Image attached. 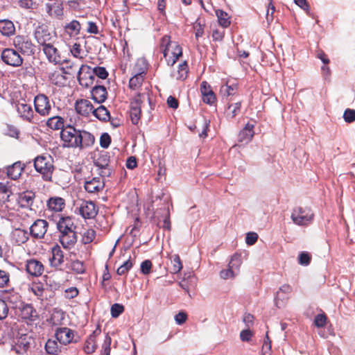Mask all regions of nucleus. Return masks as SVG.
Here are the masks:
<instances>
[{
	"label": "nucleus",
	"instance_id": "nucleus-53",
	"mask_svg": "<svg viewBox=\"0 0 355 355\" xmlns=\"http://www.w3.org/2000/svg\"><path fill=\"white\" fill-rule=\"evenodd\" d=\"M145 77L142 76L132 75V77L129 80V87L131 89H138L142 85Z\"/></svg>",
	"mask_w": 355,
	"mask_h": 355
},
{
	"label": "nucleus",
	"instance_id": "nucleus-28",
	"mask_svg": "<svg viewBox=\"0 0 355 355\" xmlns=\"http://www.w3.org/2000/svg\"><path fill=\"white\" fill-rule=\"evenodd\" d=\"M76 232L61 234L59 235V241L64 249L70 250L77 242Z\"/></svg>",
	"mask_w": 355,
	"mask_h": 355
},
{
	"label": "nucleus",
	"instance_id": "nucleus-61",
	"mask_svg": "<svg viewBox=\"0 0 355 355\" xmlns=\"http://www.w3.org/2000/svg\"><path fill=\"white\" fill-rule=\"evenodd\" d=\"M212 39L214 42H222L225 37V31L223 29H214L211 34Z\"/></svg>",
	"mask_w": 355,
	"mask_h": 355
},
{
	"label": "nucleus",
	"instance_id": "nucleus-2",
	"mask_svg": "<svg viewBox=\"0 0 355 355\" xmlns=\"http://www.w3.org/2000/svg\"><path fill=\"white\" fill-rule=\"evenodd\" d=\"M33 166L44 182H53V175L55 170L54 160L51 155L44 153L33 159Z\"/></svg>",
	"mask_w": 355,
	"mask_h": 355
},
{
	"label": "nucleus",
	"instance_id": "nucleus-42",
	"mask_svg": "<svg viewBox=\"0 0 355 355\" xmlns=\"http://www.w3.org/2000/svg\"><path fill=\"white\" fill-rule=\"evenodd\" d=\"M70 52L71 55L80 60V61H83L87 56V53H85L83 49L81 47V45L78 43H74L70 48Z\"/></svg>",
	"mask_w": 355,
	"mask_h": 355
},
{
	"label": "nucleus",
	"instance_id": "nucleus-26",
	"mask_svg": "<svg viewBox=\"0 0 355 355\" xmlns=\"http://www.w3.org/2000/svg\"><path fill=\"white\" fill-rule=\"evenodd\" d=\"M35 196L36 195L34 191L26 190L18 194L17 201L20 207L31 208L34 202Z\"/></svg>",
	"mask_w": 355,
	"mask_h": 355
},
{
	"label": "nucleus",
	"instance_id": "nucleus-13",
	"mask_svg": "<svg viewBox=\"0 0 355 355\" xmlns=\"http://www.w3.org/2000/svg\"><path fill=\"white\" fill-rule=\"evenodd\" d=\"M110 157L107 153L99 155L94 161L95 165L100 170L99 174L101 177H110L112 175V169L110 166Z\"/></svg>",
	"mask_w": 355,
	"mask_h": 355
},
{
	"label": "nucleus",
	"instance_id": "nucleus-62",
	"mask_svg": "<svg viewBox=\"0 0 355 355\" xmlns=\"http://www.w3.org/2000/svg\"><path fill=\"white\" fill-rule=\"evenodd\" d=\"M311 260V257L307 252H302L299 255L298 261L301 265L307 266L310 263Z\"/></svg>",
	"mask_w": 355,
	"mask_h": 355
},
{
	"label": "nucleus",
	"instance_id": "nucleus-1",
	"mask_svg": "<svg viewBox=\"0 0 355 355\" xmlns=\"http://www.w3.org/2000/svg\"><path fill=\"white\" fill-rule=\"evenodd\" d=\"M60 137L64 146L67 148L83 149L93 146L95 141L92 134L85 130H76L71 125H68L61 130Z\"/></svg>",
	"mask_w": 355,
	"mask_h": 355
},
{
	"label": "nucleus",
	"instance_id": "nucleus-50",
	"mask_svg": "<svg viewBox=\"0 0 355 355\" xmlns=\"http://www.w3.org/2000/svg\"><path fill=\"white\" fill-rule=\"evenodd\" d=\"M44 347L49 354L56 355L60 351L57 340L53 339H49Z\"/></svg>",
	"mask_w": 355,
	"mask_h": 355
},
{
	"label": "nucleus",
	"instance_id": "nucleus-24",
	"mask_svg": "<svg viewBox=\"0 0 355 355\" xmlns=\"http://www.w3.org/2000/svg\"><path fill=\"white\" fill-rule=\"evenodd\" d=\"M200 93L202 101L208 105H214L216 102V97L210 85L207 81L200 84Z\"/></svg>",
	"mask_w": 355,
	"mask_h": 355
},
{
	"label": "nucleus",
	"instance_id": "nucleus-17",
	"mask_svg": "<svg viewBox=\"0 0 355 355\" xmlns=\"http://www.w3.org/2000/svg\"><path fill=\"white\" fill-rule=\"evenodd\" d=\"M51 257L49 258V262L51 267L55 269H61L64 262V252L58 244H55L51 248Z\"/></svg>",
	"mask_w": 355,
	"mask_h": 355
},
{
	"label": "nucleus",
	"instance_id": "nucleus-20",
	"mask_svg": "<svg viewBox=\"0 0 355 355\" xmlns=\"http://www.w3.org/2000/svg\"><path fill=\"white\" fill-rule=\"evenodd\" d=\"M25 269L30 275L37 277L43 274L44 266L40 261L36 259H30L26 261Z\"/></svg>",
	"mask_w": 355,
	"mask_h": 355
},
{
	"label": "nucleus",
	"instance_id": "nucleus-9",
	"mask_svg": "<svg viewBox=\"0 0 355 355\" xmlns=\"http://www.w3.org/2000/svg\"><path fill=\"white\" fill-rule=\"evenodd\" d=\"M35 110L42 116H46L51 111V104L47 96L39 94L34 98Z\"/></svg>",
	"mask_w": 355,
	"mask_h": 355
},
{
	"label": "nucleus",
	"instance_id": "nucleus-55",
	"mask_svg": "<svg viewBox=\"0 0 355 355\" xmlns=\"http://www.w3.org/2000/svg\"><path fill=\"white\" fill-rule=\"evenodd\" d=\"M71 268V270L77 274H83L86 270L84 263L79 260L73 261Z\"/></svg>",
	"mask_w": 355,
	"mask_h": 355
},
{
	"label": "nucleus",
	"instance_id": "nucleus-45",
	"mask_svg": "<svg viewBox=\"0 0 355 355\" xmlns=\"http://www.w3.org/2000/svg\"><path fill=\"white\" fill-rule=\"evenodd\" d=\"M237 85L232 84L229 85L227 83L223 85L220 88V94L223 96H233L237 91Z\"/></svg>",
	"mask_w": 355,
	"mask_h": 355
},
{
	"label": "nucleus",
	"instance_id": "nucleus-29",
	"mask_svg": "<svg viewBox=\"0 0 355 355\" xmlns=\"http://www.w3.org/2000/svg\"><path fill=\"white\" fill-rule=\"evenodd\" d=\"M254 123H247L245 127L239 132L238 141L239 142L248 143L254 137Z\"/></svg>",
	"mask_w": 355,
	"mask_h": 355
},
{
	"label": "nucleus",
	"instance_id": "nucleus-31",
	"mask_svg": "<svg viewBox=\"0 0 355 355\" xmlns=\"http://www.w3.org/2000/svg\"><path fill=\"white\" fill-rule=\"evenodd\" d=\"M16 28L14 23L8 19H0V33L9 37L15 34Z\"/></svg>",
	"mask_w": 355,
	"mask_h": 355
},
{
	"label": "nucleus",
	"instance_id": "nucleus-59",
	"mask_svg": "<svg viewBox=\"0 0 355 355\" xmlns=\"http://www.w3.org/2000/svg\"><path fill=\"white\" fill-rule=\"evenodd\" d=\"M343 119L346 123H351L355 121V110L347 108L343 113Z\"/></svg>",
	"mask_w": 355,
	"mask_h": 355
},
{
	"label": "nucleus",
	"instance_id": "nucleus-33",
	"mask_svg": "<svg viewBox=\"0 0 355 355\" xmlns=\"http://www.w3.org/2000/svg\"><path fill=\"white\" fill-rule=\"evenodd\" d=\"M64 32L69 37H77L81 30V24L78 20H72L64 26Z\"/></svg>",
	"mask_w": 355,
	"mask_h": 355
},
{
	"label": "nucleus",
	"instance_id": "nucleus-43",
	"mask_svg": "<svg viewBox=\"0 0 355 355\" xmlns=\"http://www.w3.org/2000/svg\"><path fill=\"white\" fill-rule=\"evenodd\" d=\"M30 348V343L26 338H21L13 347V350L18 354H24Z\"/></svg>",
	"mask_w": 355,
	"mask_h": 355
},
{
	"label": "nucleus",
	"instance_id": "nucleus-60",
	"mask_svg": "<svg viewBox=\"0 0 355 355\" xmlns=\"http://www.w3.org/2000/svg\"><path fill=\"white\" fill-rule=\"evenodd\" d=\"M94 76H98L101 79H105L108 76V72L103 67H96L92 69Z\"/></svg>",
	"mask_w": 355,
	"mask_h": 355
},
{
	"label": "nucleus",
	"instance_id": "nucleus-21",
	"mask_svg": "<svg viewBox=\"0 0 355 355\" xmlns=\"http://www.w3.org/2000/svg\"><path fill=\"white\" fill-rule=\"evenodd\" d=\"M19 317L26 322H35L39 319L37 311L31 304H24L19 307Z\"/></svg>",
	"mask_w": 355,
	"mask_h": 355
},
{
	"label": "nucleus",
	"instance_id": "nucleus-38",
	"mask_svg": "<svg viewBox=\"0 0 355 355\" xmlns=\"http://www.w3.org/2000/svg\"><path fill=\"white\" fill-rule=\"evenodd\" d=\"M92 114L101 121H107L110 119V112L103 105L94 109Z\"/></svg>",
	"mask_w": 355,
	"mask_h": 355
},
{
	"label": "nucleus",
	"instance_id": "nucleus-34",
	"mask_svg": "<svg viewBox=\"0 0 355 355\" xmlns=\"http://www.w3.org/2000/svg\"><path fill=\"white\" fill-rule=\"evenodd\" d=\"M189 73V66L187 61H183L178 66V69L173 73V77L176 80H184Z\"/></svg>",
	"mask_w": 355,
	"mask_h": 355
},
{
	"label": "nucleus",
	"instance_id": "nucleus-44",
	"mask_svg": "<svg viewBox=\"0 0 355 355\" xmlns=\"http://www.w3.org/2000/svg\"><path fill=\"white\" fill-rule=\"evenodd\" d=\"M64 312L60 309H54L51 317V321L53 325H61L64 320Z\"/></svg>",
	"mask_w": 355,
	"mask_h": 355
},
{
	"label": "nucleus",
	"instance_id": "nucleus-51",
	"mask_svg": "<svg viewBox=\"0 0 355 355\" xmlns=\"http://www.w3.org/2000/svg\"><path fill=\"white\" fill-rule=\"evenodd\" d=\"M31 291L36 295L39 299L42 300L45 288L44 285L41 282L33 283L30 288Z\"/></svg>",
	"mask_w": 355,
	"mask_h": 355
},
{
	"label": "nucleus",
	"instance_id": "nucleus-52",
	"mask_svg": "<svg viewBox=\"0 0 355 355\" xmlns=\"http://www.w3.org/2000/svg\"><path fill=\"white\" fill-rule=\"evenodd\" d=\"M96 237V231L94 229L85 230L82 236L81 241L83 244L91 243Z\"/></svg>",
	"mask_w": 355,
	"mask_h": 355
},
{
	"label": "nucleus",
	"instance_id": "nucleus-32",
	"mask_svg": "<svg viewBox=\"0 0 355 355\" xmlns=\"http://www.w3.org/2000/svg\"><path fill=\"white\" fill-rule=\"evenodd\" d=\"M24 169V164L21 162H17L7 168V175L12 180H17L21 175Z\"/></svg>",
	"mask_w": 355,
	"mask_h": 355
},
{
	"label": "nucleus",
	"instance_id": "nucleus-15",
	"mask_svg": "<svg viewBox=\"0 0 355 355\" xmlns=\"http://www.w3.org/2000/svg\"><path fill=\"white\" fill-rule=\"evenodd\" d=\"M74 108L78 114L83 117H89L93 113L94 107L89 100L80 98L76 101Z\"/></svg>",
	"mask_w": 355,
	"mask_h": 355
},
{
	"label": "nucleus",
	"instance_id": "nucleus-36",
	"mask_svg": "<svg viewBox=\"0 0 355 355\" xmlns=\"http://www.w3.org/2000/svg\"><path fill=\"white\" fill-rule=\"evenodd\" d=\"M46 125L51 130H62L64 129V120L60 116H54L48 119Z\"/></svg>",
	"mask_w": 355,
	"mask_h": 355
},
{
	"label": "nucleus",
	"instance_id": "nucleus-14",
	"mask_svg": "<svg viewBox=\"0 0 355 355\" xmlns=\"http://www.w3.org/2000/svg\"><path fill=\"white\" fill-rule=\"evenodd\" d=\"M103 177H95L90 180H86L84 182L85 191L90 194H98L105 187V182Z\"/></svg>",
	"mask_w": 355,
	"mask_h": 355
},
{
	"label": "nucleus",
	"instance_id": "nucleus-54",
	"mask_svg": "<svg viewBox=\"0 0 355 355\" xmlns=\"http://www.w3.org/2000/svg\"><path fill=\"white\" fill-rule=\"evenodd\" d=\"M132 266L133 263L131 260V257H130L128 259L124 261L123 263L118 268L116 273L119 275H123L132 268Z\"/></svg>",
	"mask_w": 355,
	"mask_h": 355
},
{
	"label": "nucleus",
	"instance_id": "nucleus-37",
	"mask_svg": "<svg viewBox=\"0 0 355 355\" xmlns=\"http://www.w3.org/2000/svg\"><path fill=\"white\" fill-rule=\"evenodd\" d=\"M206 27V21L203 17H198L193 24V28L195 33V37L198 40L199 37L203 36L205 28Z\"/></svg>",
	"mask_w": 355,
	"mask_h": 355
},
{
	"label": "nucleus",
	"instance_id": "nucleus-22",
	"mask_svg": "<svg viewBox=\"0 0 355 355\" xmlns=\"http://www.w3.org/2000/svg\"><path fill=\"white\" fill-rule=\"evenodd\" d=\"M17 111L24 120L31 123H36L35 116L30 104L19 103L17 105Z\"/></svg>",
	"mask_w": 355,
	"mask_h": 355
},
{
	"label": "nucleus",
	"instance_id": "nucleus-41",
	"mask_svg": "<svg viewBox=\"0 0 355 355\" xmlns=\"http://www.w3.org/2000/svg\"><path fill=\"white\" fill-rule=\"evenodd\" d=\"M97 347L96 336L90 335L85 342L83 349L87 354H92L95 352Z\"/></svg>",
	"mask_w": 355,
	"mask_h": 355
},
{
	"label": "nucleus",
	"instance_id": "nucleus-46",
	"mask_svg": "<svg viewBox=\"0 0 355 355\" xmlns=\"http://www.w3.org/2000/svg\"><path fill=\"white\" fill-rule=\"evenodd\" d=\"M241 264L242 259L241 255L238 254H234L232 257L231 260L228 263V267L231 268L232 270H234L235 273L238 275Z\"/></svg>",
	"mask_w": 355,
	"mask_h": 355
},
{
	"label": "nucleus",
	"instance_id": "nucleus-35",
	"mask_svg": "<svg viewBox=\"0 0 355 355\" xmlns=\"http://www.w3.org/2000/svg\"><path fill=\"white\" fill-rule=\"evenodd\" d=\"M148 71V63L144 59H139L135 63L132 75L145 77Z\"/></svg>",
	"mask_w": 355,
	"mask_h": 355
},
{
	"label": "nucleus",
	"instance_id": "nucleus-48",
	"mask_svg": "<svg viewBox=\"0 0 355 355\" xmlns=\"http://www.w3.org/2000/svg\"><path fill=\"white\" fill-rule=\"evenodd\" d=\"M171 272L173 274H177L182 269V263L178 254H175L171 257Z\"/></svg>",
	"mask_w": 355,
	"mask_h": 355
},
{
	"label": "nucleus",
	"instance_id": "nucleus-3",
	"mask_svg": "<svg viewBox=\"0 0 355 355\" xmlns=\"http://www.w3.org/2000/svg\"><path fill=\"white\" fill-rule=\"evenodd\" d=\"M160 49L167 64L173 66L178 58L182 55V49L177 42L171 40L169 35H164L161 39Z\"/></svg>",
	"mask_w": 355,
	"mask_h": 355
},
{
	"label": "nucleus",
	"instance_id": "nucleus-12",
	"mask_svg": "<svg viewBox=\"0 0 355 355\" xmlns=\"http://www.w3.org/2000/svg\"><path fill=\"white\" fill-rule=\"evenodd\" d=\"M34 37L37 42L44 46L53 43L55 37L52 35L49 28L45 25L39 26L35 31Z\"/></svg>",
	"mask_w": 355,
	"mask_h": 355
},
{
	"label": "nucleus",
	"instance_id": "nucleus-40",
	"mask_svg": "<svg viewBox=\"0 0 355 355\" xmlns=\"http://www.w3.org/2000/svg\"><path fill=\"white\" fill-rule=\"evenodd\" d=\"M61 64L64 66L60 69L64 72L66 75H73L77 71L78 64L71 60H64Z\"/></svg>",
	"mask_w": 355,
	"mask_h": 355
},
{
	"label": "nucleus",
	"instance_id": "nucleus-8",
	"mask_svg": "<svg viewBox=\"0 0 355 355\" xmlns=\"http://www.w3.org/2000/svg\"><path fill=\"white\" fill-rule=\"evenodd\" d=\"M77 79L83 87L88 88L91 87L95 80V76L91 67L87 64H82L77 71Z\"/></svg>",
	"mask_w": 355,
	"mask_h": 355
},
{
	"label": "nucleus",
	"instance_id": "nucleus-10",
	"mask_svg": "<svg viewBox=\"0 0 355 355\" xmlns=\"http://www.w3.org/2000/svg\"><path fill=\"white\" fill-rule=\"evenodd\" d=\"M49 223L44 219H36L29 227L30 236L34 239H42L48 230Z\"/></svg>",
	"mask_w": 355,
	"mask_h": 355
},
{
	"label": "nucleus",
	"instance_id": "nucleus-5",
	"mask_svg": "<svg viewBox=\"0 0 355 355\" xmlns=\"http://www.w3.org/2000/svg\"><path fill=\"white\" fill-rule=\"evenodd\" d=\"M148 99L150 101L149 98L145 93L137 94L130 101V116L131 121L133 124H138L141 119V104Z\"/></svg>",
	"mask_w": 355,
	"mask_h": 355
},
{
	"label": "nucleus",
	"instance_id": "nucleus-7",
	"mask_svg": "<svg viewBox=\"0 0 355 355\" xmlns=\"http://www.w3.org/2000/svg\"><path fill=\"white\" fill-rule=\"evenodd\" d=\"M1 59L6 64L13 67H20L24 62L21 55L12 48L4 49L1 53Z\"/></svg>",
	"mask_w": 355,
	"mask_h": 355
},
{
	"label": "nucleus",
	"instance_id": "nucleus-47",
	"mask_svg": "<svg viewBox=\"0 0 355 355\" xmlns=\"http://www.w3.org/2000/svg\"><path fill=\"white\" fill-rule=\"evenodd\" d=\"M241 103L237 102L228 105L227 111V117L228 119H234L241 112Z\"/></svg>",
	"mask_w": 355,
	"mask_h": 355
},
{
	"label": "nucleus",
	"instance_id": "nucleus-39",
	"mask_svg": "<svg viewBox=\"0 0 355 355\" xmlns=\"http://www.w3.org/2000/svg\"><path fill=\"white\" fill-rule=\"evenodd\" d=\"M216 15L218 18V24L223 28L230 26L231 24L230 17L226 12L222 10H217L216 11Z\"/></svg>",
	"mask_w": 355,
	"mask_h": 355
},
{
	"label": "nucleus",
	"instance_id": "nucleus-6",
	"mask_svg": "<svg viewBox=\"0 0 355 355\" xmlns=\"http://www.w3.org/2000/svg\"><path fill=\"white\" fill-rule=\"evenodd\" d=\"M293 222L300 226H306L313 219V214L309 208L295 207L291 213Z\"/></svg>",
	"mask_w": 355,
	"mask_h": 355
},
{
	"label": "nucleus",
	"instance_id": "nucleus-4",
	"mask_svg": "<svg viewBox=\"0 0 355 355\" xmlns=\"http://www.w3.org/2000/svg\"><path fill=\"white\" fill-rule=\"evenodd\" d=\"M12 45L21 55H31L35 52V45L27 35H16L12 40Z\"/></svg>",
	"mask_w": 355,
	"mask_h": 355
},
{
	"label": "nucleus",
	"instance_id": "nucleus-57",
	"mask_svg": "<svg viewBox=\"0 0 355 355\" xmlns=\"http://www.w3.org/2000/svg\"><path fill=\"white\" fill-rule=\"evenodd\" d=\"M112 339L110 336L106 335L104 339L103 344L102 345L101 354L102 355H110V345Z\"/></svg>",
	"mask_w": 355,
	"mask_h": 355
},
{
	"label": "nucleus",
	"instance_id": "nucleus-58",
	"mask_svg": "<svg viewBox=\"0 0 355 355\" xmlns=\"http://www.w3.org/2000/svg\"><path fill=\"white\" fill-rule=\"evenodd\" d=\"M11 193L10 190L3 182H0V198L2 199V202L4 203L5 200H7Z\"/></svg>",
	"mask_w": 355,
	"mask_h": 355
},
{
	"label": "nucleus",
	"instance_id": "nucleus-19",
	"mask_svg": "<svg viewBox=\"0 0 355 355\" xmlns=\"http://www.w3.org/2000/svg\"><path fill=\"white\" fill-rule=\"evenodd\" d=\"M30 236V234L26 230L20 227L14 228L10 233V241L14 245L20 246L25 244L29 240Z\"/></svg>",
	"mask_w": 355,
	"mask_h": 355
},
{
	"label": "nucleus",
	"instance_id": "nucleus-25",
	"mask_svg": "<svg viewBox=\"0 0 355 355\" xmlns=\"http://www.w3.org/2000/svg\"><path fill=\"white\" fill-rule=\"evenodd\" d=\"M42 51L49 62L54 64H61L60 52L53 43L42 46Z\"/></svg>",
	"mask_w": 355,
	"mask_h": 355
},
{
	"label": "nucleus",
	"instance_id": "nucleus-16",
	"mask_svg": "<svg viewBox=\"0 0 355 355\" xmlns=\"http://www.w3.org/2000/svg\"><path fill=\"white\" fill-rule=\"evenodd\" d=\"M74 336L75 331L68 327H58L55 331L56 340L64 345L73 343Z\"/></svg>",
	"mask_w": 355,
	"mask_h": 355
},
{
	"label": "nucleus",
	"instance_id": "nucleus-27",
	"mask_svg": "<svg viewBox=\"0 0 355 355\" xmlns=\"http://www.w3.org/2000/svg\"><path fill=\"white\" fill-rule=\"evenodd\" d=\"M67 79L66 74L60 68L49 74V81L57 87H64Z\"/></svg>",
	"mask_w": 355,
	"mask_h": 355
},
{
	"label": "nucleus",
	"instance_id": "nucleus-11",
	"mask_svg": "<svg viewBox=\"0 0 355 355\" xmlns=\"http://www.w3.org/2000/svg\"><path fill=\"white\" fill-rule=\"evenodd\" d=\"M77 209L78 214L85 219H93L98 212V207L91 200H83Z\"/></svg>",
	"mask_w": 355,
	"mask_h": 355
},
{
	"label": "nucleus",
	"instance_id": "nucleus-64",
	"mask_svg": "<svg viewBox=\"0 0 355 355\" xmlns=\"http://www.w3.org/2000/svg\"><path fill=\"white\" fill-rule=\"evenodd\" d=\"M153 263L150 260L146 259L141 263V272L144 275H148L151 272Z\"/></svg>",
	"mask_w": 355,
	"mask_h": 355
},
{
	"label": "nucleus",
	"instance_id": "nucleus-30",
	"mask_svg": "<svg viewBox=\"0 0 355 355\" xmlns=\"http://www.w3.org/2000/svg\"><path fill=\"white\" fill-rule=\"evenodd\" d=\"M92 98L98 103H103L107 97L106 88L103 85H96L91 90Z\"/></svg>",
	"mask_w": 355,
	"mask_h": 355
},
{
	"label": "nucleus",
	"instance_id": "nucleus-56",
	"mask_svg": "<svg viewBox=\"0 0 355 355\" xmlns=\"http://www.w3.org/2000/svg\"><path fill=\"white\" fill-rule=\"evenodd\" d=\"M124 311V306L118 303L112 305L110 309L111 315L114 318H118Z\"/></svg>",
	"mask_w": 355,
	"mask_h": 355
},
{
	"label": "nucleus",
	"instance_id": "nucleus-49",
	"mask_svg": "<svg viewBox=\"0 0 355 355\" xmlns=\"http://www.w3.org/2000/svg\"><path fill=\"white\" fill-rule=\"evenodd\" d=\"M48 12L49 15L60 17L63 15V7L61 3H53L51 6H48Z\"/></svg>",
	"mask_w": 355,
	"mask_h": 355
},
{
	"label": "nucleus",
	"instance_id": "nucleus-23",
	"mask_svg": "<svg viewBox=\"0 0 355 355\" xmlns=\"http://www.w3.org/2000/svg\"><path fill=\"white\" fill-rule=\"evenodd\" d=\"M57 229L61 234L76 232V226L71 216H61L57 223Z\"/></svg>",
	"mask_w": 355,
	"mask_h": 355
},
{
	"label": "nucleus",
	"instance_id": "nucleus-63",
	"mask_svg": "<svg viewBox=\"0 0 355 355\" xmlns=\"http://www.w3.org/2000/svg\"><path fill=\"white\" fill-rule=\"evenodd\" d=\"M270 350H271V340L268 336V333H266L264 343L262 346L263 355H270Z\"/></svg>",
	"mask_w": 355,
	"mask_h": 355
},
{
	"label": "nucleus",
	"instance_id": "nucleus-18",
	"mask_svg": "<svg viewBox=\"0 0 355 355\" xmlns=\"http://www.w3.org/2000/svg\"><path fill=\"white\" fill-rule=\"evenodd\" d=\"M46 209L53 213L62 212L66 207L64 198L54 196L49 197L46 202Z\"/></svg>",
	"mask_w": 355,
	"mask_h": 355
}]
</instances>
